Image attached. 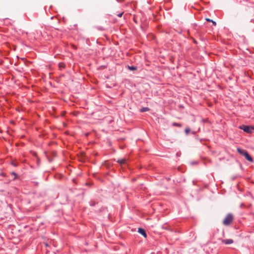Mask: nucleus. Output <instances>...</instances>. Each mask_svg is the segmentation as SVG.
<instances>
[{
  "instance_id": "nucleus-1",
  "label": "nucleus",
  "mask_w": 254,
  "mask_h": 254,
  "mask_svg": "<svg viewBox=\"0 0 254 254\" xmlns=\"http://www.w3.org/2000/svg\"><path fill=\"white\" fill-rule=\"evenodd\" d=\"M234 219L232 214L228 213L223 221V224L225 226L229 225Z\"/></svg>"
},
{
  "instance_id": "nucleus-2",
  "label": "nucleus",
  "mask_w": 254,
  "mask_h": 254,
  "mask_svg": "<svg viewBox=\"0 0 254 254\" xmlns=\"http://www.w3.org/2000/svg\"><path fill=\"white\" fill-rule=\"evenodd\" d=\"M244 3L243 5L245 6L244 9L246 11H248L249 10L252 9L253 11L254 12V3L248 1L243 0Z\"/></svg>"
},
{
  "instance_id": "nucleus-3",
  "label": "nucleus",
  "mask_w": 254,
  "mask_h": 254,
  "mask_svg": "<svg viewBox=\"0 0 254 254\" xmlns=\"http://www.w3.org/2000/svg\"><path fill=\"white\" fill-rule=\"evenodd\" d=\"M241 129L243 130L245 132L248 133H252L254 130V126L242 125L239 127Z\"/></svg>"
},
{
  "instance_id": "nucleus-4",
  "label": "nucleus",
  "mask_w": 254,
  "mask_h": 254,
  "mask_svg": "<svg viewBox=\"0 0 254 254\" xmlns=\"http://www.w3.org/2000/svg\"><path fill=\"white\" fill-rule=\"evenodd\" d=\"M137 232L141 235H142L144 238H146L147 237V234L146 233L145 230L144 229L142 228H139L138 229Z\"/></svg>"
},
{
  "instance_id": "nucleus-5",
  "label": "nucleus",
  "mask_w": 254,
  "mask_h": 254,
  "mask_svg": "<svg viewBox=\"0 0 254 254\" xmlns=\"http://www.w3.org/2000/svg\"><path fill=\"white\" fill-rule=\"evenodd\" d=\"M222 242L223 244H225L226 245H229L233 244L234 243V241L232 239H223L222 240Z\"/></svg>"
},
{
  "instance_id": "nucleus-6",
  "label": "nucleus",
  "mask_w": 254,
  "mask_h": 254,
  "mask_svg": "<svg viewBox=\"0 0 254 254\" xmlns=\"http://www.w3.org/2000/svg\"><path fill=\"white\" fill-rule=\"evenodd\" d=\"M244 156L245 157L246 159L250 162H253V158L250 155L248 151L247 152V153H245V154H244Z\"/></svg>"
},
{
  "instance_id": "nucleus-7",
  "label": "nucleus",
  "mask_w": 254,
  "mask_h": 254,
  "mask_svg": "<svg viewBox=\"0 0 254 254\" xmlns=\"http://www.w3.org/2000/svg\"><path fill=\"white\" fill-rule=\"evenodd\" d=\"M237 151L239 152L241 155L244 156V154H245L246 153H247V151L244 149H241L240 148H237Z\"/></svg>"
},
{
  "instance_id": "nucleus-8",
  "label": "nucleus",
  "mask_w": 254,
  "mask_h": 254,
  "mask_svg": "<svg viewBox=\"0 0 254 254\" xmlns=\"http://www.w3.org/2000/svg\"><path fill=\"white\" fill-rule=\"evenodd\" d=\"M59 67L60 70L65 67V64L64 63L61 62L59 64Z\"/></svg>"
},
{
  "instance_id": "nucleus-9",
  "label": "nucleus",
  "mask_w": 254,
  "mask_h": 254,
  "mask_svg": "<svg viewBox=\"0 0 254 254\" xmlns=\"http://www.w3.org/2000/svg\"><path fill=\"white\" fill-rule=\"evenodd\" d=\"M150 110V108L148 107H143L139 110L140 112H145L147 111H149Z\"/></svg>"
},
{
  "instance_id": "nucleus-10",
  "label": "nucleus",
  "mask_w": 254,
  "mask_h": 254,
  "mask_svg": "<svg viewBox=\"0 0 254 254\" xmlns=\"http://www.w3.org/2000/svg\"><path fill=\"white\" fill-rule=\"evenodd\" d=\"M127 68L130 70H136L137 68L135 66H127Z\"/></svg>"
},
{
  "instance_id": "nucleus-11",
  "label": "nucleus",
  "mask_w": 254,
  "mask_h": 254,
  "mask_svg": "<svg viewBox=\"0 0 254 254\" xmlns=\"http://www.w3.org/2000/svg\"><path fill=\"white\" fill-rule=\"evenodd\" d=\"M117 162L120 165L124 164L126 162V160L125 159H119L118 160Z\"/></svg>"
},
{
  "instance_id": "nucleus-12",
  "label": "nucleus",
  "mask_w": 254,
  "mask_h": 254,
  "mask_svg": "<svg viewBox=\"0 0 254 254\" xmlns=\"http://www.w3.org/2000/svg\"><path fill=\"white\" fill-rule=\"evenodd\" d=\"M95 28L99 31H104L105 30V28L103 26H95Z\"/></svg>"
},
{
  "instance_id": "nucleus-13",
  "label": "nucleus",
  "mask_w": 254,
  "mask_h": 254,
  "mask_svg": "<svg viewBox=\"0 0 254 254\" xmlns=\"http://www.w3.org/2000/svg\"><path fill=\"white\" fill-rule=\"evenodd\" d=\"M98 202L95 201L94 200H91L89 202V205L91 206H94Z\"/></svg>"
},
{
  "instance_id": "nucleus-14",
  "label": "nucleus",
  "mask_w": 254,
  "mask_h": 254,
  "mask_svg": "<svg viewBox=\"0 0 254 254\" xmlns=\"http://www.w3.org/2000/svg\"><path fill=\"white\" fill-rule=\"evenodd\" d=\"M172 126H174V127H182V125L181 124H180V123H175L174 122V123H172Z\"/></svg>"
},
{
  "instance_id": "nucleus-15",
  "label": "nucleus",
  "mask_w": 254,
  "mask_h": 254,
  "mask_svg": "<svg viewBox=\"0 0 254 254\" xmlns=\"http://www.w3.org/2000/svg\"><path fill=\"white\" fill-rule=\"evenodd\" d=\"M206 20L208 22H212L213 24L214 25V26H216V22L214 21H213V20L212 19H210L209 18H206Z\"/></svg>"
},
{
  "instance_id": "nucleus-16",
  "label": "nucleus",
  "mask_w": 254,
  "mask_h": 254,
  "mask_svg": "<svg viewBox=\"0 0 254 254\" xmlns=\"http://www.w3.org/2000/svg\"><path fill=\"white\" fill-rule=\"evenodd\" d=\"M185 131L186 134L188 135L189 133L190 132V129L189 127H186Z\"/></svg>"
},
{
  "instance_id": "nucleus-17",
  "label": "nucleus",
  "mask_w": 254,
  "mask_h": 254,
  "mask_svg": "<svg viewBox=\"0 0 254 254\" xmlns=\"http://www.w3.org/2000/svg\"><path fill=\"white\" fill-rule=\"evenodd\" d=\"M11 174L12 175H13L14 176V179H16L17 178V174L16 173H15L14 172H12L11 173Z\"/></svg>"
},
{
  "instance_id": "nucleus-18",
  "label": "nucleus",
  "mask_w": 254,
  "mask_h": 254,
  "mask_svg": "<svg viewBox=\"0 0 254 254\" xmlns=\"http://www.w3.org/2000/svg\"><path fill=\"white\" fill-rule=\"evenodd\" d=\"M123 13H124V12H121V13H120L118 14H117V15H118V16H119V17H122V15H123Z\"/></svg>"
},
{
  "instance_id": "nucleus-19",
  "label": "nucleus",
  "mask_w": 254,
  "mask_h": 254,
  "mask_svg": "<svg viewBox=\"0 0 254 254\" xmlns=\"http://www.w3.org/2000/svg\"><path fill=\"white\" fill-rule=\"evenodd\" d=\"M0 176H3V177H5L6 175L4 173H0Z\"/></svg>"
},
{
  "instance_id": "nucleus-20",
  "label": "nucleus",
  "mask_w": 254,
  "mask_h": 254,
  "mask_svg": "<svg viewBox=\"0 0 254 254\" xmlns=\"http://www.w3.org/2000/svg\"><path fill=\"white\" fill-rule=\"evenodd\" d=\"M33 183L35 184L36 186H38L39 185V183L37 182H33Z\"/></svg>"
},
{
  "instance_id": "nucleus-21",
  "label": "nucleus",
  "mask_w": 254,
  "mask_h": 254,
  "mask_svg": "<svg viewBox=\"0 0 254 254\" xmlns=\"http://www.w3.org/2000/svg\"><path fill=\"white\" fill-rule=\"evenodd\" d=\"M133 21L135 23H137V21L136 19V18L135 17L133 18Z\"/></svg>"
},
{
  "instance_id": "nucleus-22",
  "label": "nucleus",
  "mask_w": 254,
  "mask_h": 254,
  "mask_svg": "<svg viewBox=\"0 0 254 254\" xmlns=\"http://www.w3.org/2000/svg\"><path fill=\"white\" fill-rule=\"evenodd\" d=\"M194 42L195 44H196V43H197V42H196L195 41H194Z\"/></svg>"
},
{
  "instance_id": "nucleus-23",
  "label": "nucleus",
  "mask_w": 254,
  "mask_h": 254,
  "mask_svg": "<svg viewBox=\"0 0 254 254\" xmlns=\"http://www.w3.org/2000/svg\"><path fill=\"white\" fill-rule=\"evenodd\" d=\"M13 165L14 166H16L15 164H13Z\"/></svg>"
},
{
  "instance_id": "nucleus-24",
  "label": "nucleus",
  "mask_w": 254,
  "mask_h": 254,
  "mask_svg": "<svg viewBox=\"0 0 254 254\" xmlns=\"http://www.w3.org/2000/svg\"><path fill=\"white\" fill-rule=\"evenodd\" d=\"M116 0L118 1H119V0Z\"/></svg>"
}]
</instances>
